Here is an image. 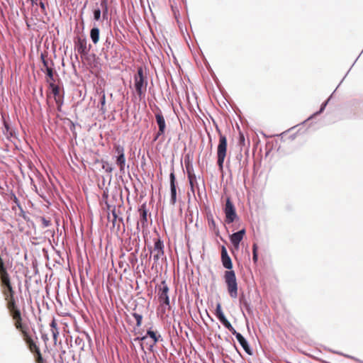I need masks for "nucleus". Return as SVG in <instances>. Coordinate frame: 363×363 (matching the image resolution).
I'll return each mask as SVG.
<instances>
[{
  "instance_id": "79ce46f5",
  "label": "nucleus",
  "mask_w": 363,
  "mask_h": 363,
  "mask_svg": "<svg viewBox=\"0 0 363 363\" xmlns=\"http://www.w3.org/2000/svg\"><path fill=\"white\" fill-rule=\"evenodd\" d=\"M36 1H37V0H31L32 4H37Z\"/></svg>"
},
{
  "instance_id": "4468645a",
  "label": "nucleus",
  "mask_w": 363,
  "mask_h": 363,
  "mask_svg": "<svg viewBox=\"0 0 363 363\" xmlns=\"http://www.w3.org/2000/svg\"><path fill=\"white\" fill-rule=\"evenodd\" d=\"M234 335L235 336L237 340L239 342L240 345L242 347V348L245 351V352L250 355L252 354V351L250 347L249 346L248 342L245 340V338L239 333H237Z\"/></svg>"
},
{
  "instance_id": "423d86ee",
  "label": "nucleus",
  "mask_w": 363,
  "mask_h": 363,
  "mask_svg": "<svg viewBox=\"0 0 363 363\" xmlns=\"http://www.w3.org/2000/svg\"><path fill=\"white\" fill-rule=\"evenodd\" d=\"M115 152L116 153V164L120 169L121 174H125V157L124 147L120 145H115Z\"/></svg>"
},
{
  "instance_id": "0eeeda50",
  "label": "nucleus",
  "mask_w": 363,
  "mask_h": 363,
  "mask_svg": "<svg viewBox=\"0 0 363 363\" xmlns=\"http://www.w3.org/2000/svg\"><path fill=\"white\" fill-rule=\"evenodd\" d=\"M224 212L225 214V219H226L225 221L228 223H231L235 220V218L237 217L235 208L234 205L231 202L230 198H228L226 199Z\"/></svg>"
},
{
  "instance_id": "6ab92c4d",
  "label": "nucleus",
  "mask_w": 363,
  "mask_h": 363,
  "mask_svg": "<svg viewBox=\"0 0 363 363\" xmlns=\"http://www.w3.org/2000/svg\"><path fill=\"white\" fill-rule=\"evenodd\" d=\"M146 339H147V336L145 335V336H143L141 337H137L134 338V340H133L134 342H138L139 344L140 348L144 352H145L143 343L142 342L145 341Z\"/></svg>"
},
{
  "instance_id": "7ed1b4c3",
  "label": "nucleus",
  "mask_w": 363,
  "mask_h": 363,
  "mask_svg": "<svg viewBox=\"0 0 363 363\" xmlns=\"http://www.w3.org/2000/svg\"><path fill=\"white\" fill-rule=\"evenodd\" d=\"M6 300L8 301V308L13 317V319L15 320V325L16 328L20 329L21 332H23V330H22L21 312L15 306L14 300L13 298V293L9 294V297Z\"/></svg>"
},
{
  "instance_id": "a878e982",
  "label": "nucleus",
  "mask_w": 363,
  "mask_h": 363,
  "mask_svg": "<svg viewBox=\"0 0 363 363\" xmlns=\"http://www.w3.org/2000/svg\"><path fill=\"white\" fill-rule=\"evenodd\" d=\"M105 104H106V96H105V94H103L101 96V110L102 111L103 113L106 112V109L104 108Z\"/></svg>"
},
{
  "instance_id": "72a5a7b5",
  "label": "nucleus",
  "mask_w": 363,
  "mask_h": 363,
  "mask_svg": "<svg viewBox=\"0 0 363 363\" xmlns=\"http://www.w3.org/2000/svg\"><path fill=\"white\" fill-rule=\"evenodd\" d=\"M216 317L220 321V323H222L223 321H224V320H225L227 319L226 317L225 316L224 313L223 314H220L219 315H218Z\"/></svg>"
},
{
  "instance_id": "20e7f679",
  "label": "nucleus",
  "mask_w": 363,
  "mask_h": 363,
  "mask_svg": "<svg viewBox=\"0 0 363 363\" xmlns=\"http://www.w3.org/2000/svg\"><path fill=\"white\" fill-rule=\"evenodd\" d=\"M227 139L223 135H220L219 144L217 148L218 165L220 171L223 170V163L226 156Z\"/></svg>"
},
{
  "instance_id": "412c9836",
  "label": "nucleus",
  "mask_w": 363,
  "mask_h": 363,
  "mask_svg": "<svg viewBox=\"0 0 363 363\" xmlns=\"http://www.w3.org/2000/svg\"><path fill=\"white\" fill-rule=\"evenodd\" d=\"M252 259L254 262H257L258 259V255H257V245L256 244H254L252 246Z\"/></svg>"
},
{
  "instance_id": "5701e85b",
  "label": "nucleus",
  "mask_w": 363,
  "mask_h": 363,
  "mask_svg": "<svg viewBox=\"0 0 363 363\" xmlns=\"http://www.w3.org/2000/svg\"><path fill=\"white\" fill-rule=\"evenodd\" d=\"M141 223L143 225H145V223H147V211L146 210H143L141 212Z\"/></svg>"
},
{
  "instance_id": "f03ea898",
  "label": "nucleus",
  "mask_w": 363,
  "mask_h": 363,
  "mask_svg": "<svg viewBox=\"0 0 363 363\" xmlns=\"http://www.w3.org/2000/svg\"><path fill=\"white\" fill-rule=\"evenodd\" d=\"M224 278L230 296L233 298H237L238 283L235 272L233 270L226 271L225 272Z\"/></svg>"
},
{
  "instance_id": "a211bd4d",
  "label": "nucleus",
  "mask_w": 363,
  "mask_h": 363,
  "mask_svg": "<svg viewBox=\"0 0 363 363\" xmlns=\"http://www.w3.org/2000/svg\"><path fill=\"white\" fill-rule=\"evenodd\" d=\"M223 265L225 268L228 269H231L233 268V264L230 257H226L221 259Z\"/></svg>"
},
{
  "instance_id": "e433bc0d",
  "label": "nucleus",
  "mask_w": 363,
  "mask_h": 363,
  "mask_svg": "<svg viewBox=\"0 0 363 363\" xmlns=\"http://www.w3.org/2000/svg\"><path fill=\"white\" fill-rule=\"evenodd\" d=\"M51 330L57 329V323L55 320H52L50 323Z\"/></svg>"
},
{
  "instance_id": "ea45409f",
  "label": "nucleus",
  "mask_w": 363,
  "mask_h": 363,
  "mask_svg": "<svg viewBox=\"0 0 363 363\" xmlns=\"http://www.w3.org/2000/svg\"><path fill=\"white\" fill-rule=\"evenodd\" d=\"M48 75H49V76H52V70L48 69Z\"/></svg>"
},
{
  "instance_id": "2f4dec72",
  "label": "nucleus",
  "mask_w": 363,
  "mask_h": 363,
  "mask_svg": "<svg viewBox=\"0 0 363 363\" xmlns=\"http://www.w3.org/2000/svg\"><path fill=\"white\" fill-rule=\"evenodd\" d=\"M101 7L102 8H104L105 9V11H104V17L106 16V14L107 13V6H106V0L103 1L101 4Z\"/></svg>"
},
{
  "instance_id": "aec40b11",
  "label": "nucleus",
  "mask_w": 363,
  "mask_h": 363,
  "mask_svg": "<svg viewBox=\"0 0 363 363\" xmlns=\"http://www.w3.org/2000/svg\"><path fill=\"white\" fill-rule=\"evenodd\" d=\"M102 169L108 173H111L113 170V167L108 162H103Z\"/></svg>"
},
{
  "instance_id": "6e6552de",
  "label": "nucleus",
  "mask_w": 363,
  "mask_h": 363,
  "mask_svg": "<svg viewBox=\"0 0 363 363\" xmlns=\"http://www.w3.org/2000/svg\"><path fill=\"white\" fill-rule=\"evenodd\" d=\"M169 287L165 281L161 282L158 291V298L161 303L169 306V298L168 295Z\"/></svg>"
},
{
  "instance_id": "f257e3e1",
  "label": "nucleus",
  "mask_w": 363,
  "mask_h": 363,
  "mask_svg": "<svg viewBox=\"0 0 363 363\" xmlns=\"http://www.w3.org/2000/svg\"><path fill=\"white\" fill-rule=\"evenodd\" d=\"M24 342L28 348L30 353L33 355V358L36 363H44V359L42 357L38 339L35 335V333H31L24 325Z\"/></svg>"
},
{
  "instance_id": "c756f323",
  "label": "nucleus",
  "mask_w": 363,
  "mask_h": 363,
  "mask_svg": "<svg viewBox=\"0 0 363 363\" xmlns=\"http://www.w3.org/2000/svg\"><path fill=\"white\" fill-rule=\"evenodd\" d=\"M226 257H228V255L226 248L224 246H223L221 249V259Z\"/></svg>"
},
{
  "instance_id": "58836bf2",
  "label": "nucleus",
  "mask_w": 363,
  "mask_h": 363,
  "mask_svg": "<svg viewBox=\"0 0 363 363\" xmlns=\"http://www.w3.org/2000/svg\"><path fill=\"white\" fill-rule=\"evenodd\" d=\"M40 5L43 9H45V4L42 1L40 2Z\"/></svg>"
},
{
  "instance_id": "393cba45",
  "label": "nucleus",
  "mask_w": 363,
  "mask_h": 363,
  "mask_svg": "<svg viewBox=\"0 0 363 363\" xmlns=\"http://www.w3.org/2000/svg\"><path fill=\"white\" fill-rule=\"evenodd\" d=\"M94 18L96 21H99L101 18V10L100 9H95L94 11Z\"/></svg>"
},
{
  "instance_id": "4c0bfd02",
  "label": "nucleus",
  "mask_w": 363,
  "mask_h": 363,
  "mask_svg": "<svg viewBox=\"0 0 363 363\" xmlns=\"http://www.w3.org/2000/svg\"><path fill=\"white\" fill-rule=\"evenodd\" d=\"M14 201H15V203H16L17 204V206H18L19 209H20L21 211H22V208H21V205H20V203H19V201H18V199H17L16 197H14Z\"/></svg>"
},
{
  "instance_id": "f704fd0d",
  "label": "nucleus",
  "mask_w": 363,
  "mask_h": 363,
  "mask_svg": "<svg viewBox=\"0 0 363 363\" xmlns=\"http://www.w3.org/2000/svg\"><path fill=\"white\" fill-rule=\"evenodd\" d=\"M216 317L220 321V323H222L223 321H224V320H225L227 319L226 317L225 316L224 313L223 314H220L219 315H218Z\"/></svg>"
},
{
  "instance_id": "dca6fc26",
  "label": "nucleus",
  "mask_w": 363,
  "mask_h": 363,
  "mask_svg": "<svg viewBox=\"0 0 363 363\" xmlns=\"http://www.w3.org/2000/svg\"><path fill=\"white\" fill-rule=\"evenodd\" d=\"M108 220L110 222L112 223L113 227H115L116 225H119L121 222H122L123 219L121 218H118L116 211L115 209H113L111 211V216H108Z\"/></svg>"
},
{
  "instance_id": "f3484780",
  "label": "nucleus",
  "mask_w": 363,
  "mask_h": 363,
  "mask_svg": "<svg viewBox=\"0 0 363 363\" xmlns=\"http://www.w3.org/2000/svg\"><path fill=\"white\" fill-rule=\"evenodd\" d=\"M90 38L94 44H97L99 40V29L96 27L91 28L90 31Z\"/></svg>"
},
{
  "instance_id": "1a4fd4ad",
  "label": "nucleus",
  "mask_w": 363,
  "mask_h": 363,
  "mask_svg": "<svg viewBox=\"0 0 363 363\" xmlns=\"http://www.w3.org/2000/svg\"><path fill=\"white\" fill-rule=\"evenodd\" d=\"M155 119H156V122L158 125L159 130H158V132H157L154 140H157L160 135H163L164 133L165 129H166L165 120H164V118L160 111H158L157 113H156Z\"/></svg>"
},
{
  "instance_id": "9d476101",
  "label": "nucleus",
  "mask_w": 363,
  "mask_h": 363,
  "mask_svg": "<svg viewBox=\"0 0 363 363\" xmlns=\"http://www.w3.org/2000/svg\"><path fill=\"white\" fill-rule=\"evenodd\" d=\"M75 48L79 54L86 55L89 53L90 45L87 46V42L85 38H79L76 43Z\"/></svg>"
},
{
  "instance_id": "4be33fe9",
  "label": "nucleus",
  "mask_w": 363,
  "mask_h": 363,
  "mask_svg": "<svg viewBox=\"0 0 363 363\" xmlns=\"http://www.w3.org/2000/svg\"><path fill=\"white\" fill-rule=\"evenodd\" d=\"M133 315L136 320L137 326L140 327L142 324L143 315L136 313H133Z\"/></svg>"
},
{
  "instance_id": "b1692460",
  "label": "nucleus",
  "mask_w": 363,
  "mask_h": 363,
  "mask_svg": "<svg viewBox=\"0 0 363 363\" xmlns=\"http://www.w3.org/2000/svg\"><path fill=\"white\" fill-rule=\"evenodd\" d=\"M224 326L229 330L233 335L236 334L238 332L235 330V328L232 326L231 323L228 321Z\"/></svg>"
},
{
  "instance_id": "c9c22d12",
  "label": "nucleus",
  "mask_w": 363,
  "mask_h": 363,
  "mask_svg": "<svg viewBox=\"0 0 363 363\" xmlns=\"http://www.w3.org/2000/svg\"><path fill=\"white\" fill-rule=\"evenodd\" d=\"M189 183L191 186L194 185V182L196 179L195 177L191 176V174L189 175Z\"/></svg>"
},
{
  "instance_id": "37998d69",
  "label": "nucleus",
  "mask_w": 363,
  "mask_h": 363,
  "mask_svg": "<svg viewBox=\"0 0 363 363\" xmlns=\"http://www.w3.org/2000/svg\"><path fill=\"white\" fill-rule=\"evenodd\" d=\"M106 44H110V42H108V39L106 41Z\"/></svg>"
},
{
  "instance_id": "a19ab883",
  "label": "nucleus",
  "mask_w": 363,
  "mask_h": 363,
  "mask_svg": "<svg viewBox=\"0 0 363 363\" xmlns=\"http://www.w3.org/2000/svg\"><path fill=\"white\" fill-rule=\"evenodd\" d=\"M227 322H228V319H226L225 320L223 321L221 323L224 325L225 324L227 323Z\"/></svg>"
},
{
  "instance_id": "7c9ffc66",
  "label": "nucleus",
  "mask_w": 363,
  "mask_h": 363,
  "mask_svg": "<svg viewBox=\"0 0 363 363\" xmlns=\"http://www.w3.org/2000/svg\"><path fill=\"white\" fill-rule=\"evenodd\" d=\"M243 305L249 313H252V308H251L250 304L247 301H244Z\"/></svg>"
},
{
  "instance_id": "cd10ccee",
  "label": "nucleus",
  "mask_w": 363,
  "mask_h": 363,
  "mask_svg": "<svg viewBox=\"0 0 363 363\" xmlns=\"http://www.w3.org/2000/svg\"><path fill=\"white\" fill-rule=\"evenodd\" d=\"M220 314H223V312L221 308V306L220 303H218L216 308V316L219 315Z\"/></svg>"
},
{
  "instance_id": "ddd939ff",
  "label": "nucleus",
  "mask_w": 363,
  "mask_h": 363,
  "mask_svg": "<svg viewBox=\"0 0 363 363\" xmlns=\"http://www.w3.org/2000/svg\"><path fill=\"white\" fill-rule=\"evenodd\" d=\"M245 233V230L242 229L231 235L230 242L235 248L239 247L240 242L242 240Z\"/></svg>"
},
{
  "instance_id": "473e14b6",
  "label": "nucleus",
  "mask_w": 363,
  "mask_h": 363,
  "mask_svg": "<svg viewBox=\"0 0 363 363\" xmlns=\"http://www.w3.org/2000/svg\"><path fill=\"white\" fill-rule=\"evenodd\" d=\"M52 93L55 96H57L60 94V89L57 86L52 87Z\"/></svg>"
},
{
  "instance_id": "9b49d317",
  "label": "nucleus",
  "mask_w": 363,
  "mask_h": 363,
  "mask_svg": "<svg viewBox=\"0 0 363 363\" xmlns=\"http://www.w3.org/2000/svg\"><path fill=\"white\" fill-rule=\"evenodd\" d=\"M163 245L160 240H157L155 242L154 248L151 251V255L153 256L155 262H157L163 255Z\"/></svg>"
},
{
  "instance_id": "f8f14e48",
  "label": "nucleus",
  "mask_w": 363,
  "mask_h": 363,
  "mask_svg": "<svg viewBox=\"0 0 363 363\" xmlns=\"http://www.w3.org/2000/svg\"><path fill=\"white\" fill-rule=\"evenodd\" d=\"M170 178V191H171V199L170 203L174 205L177 201V189L175 185V176L174 172H172L169 175Z\"/></svg>"
},
{
  "instance_id": "bb28decb",
  "label": "nucleus",
  "mask_w": 363,
  "mask_h": 363,
  "mask_svg": "<svg viewBox=\"0 0 363 363\" xmlns=\"http://www.w3.org/2000/svg\"><path fill=\"white\" fill-rule=\"evenodd\" d=\"M330 99V97L321 105L320 111L316 112L315 113H314V116L318 115V114H319V113H322L323 111V110L326 107V106H327Z\"/></svg>"
},
{
  "instance_id": "c85d7f7f",
  "label": "nucleus",
  "mask_w": 363,
  "mask_h": 363,
  "mask_svg": "<svg viewBox=\"0 0 363 363\" xmlns=\"http://www.w3.org/2000/svg\"><path fill=\"white\" fill-rule=\"evenodd\" d=\"M51 332H52V335L54 341L55 342L57 341V337H58V335H59L58 330L57 329L51 330Z\"/></svg>"
},
{
  "instance_id": "39448f33",
  "label": "nucleus",
  "mask_w": 363,
  "mask_h": 363,
  "mask_svg": "<svg viewBox=\"0 0 363 363\" xmlns=\"http://www.w3.org/2000/svg\"><path fill=\"white\" fill-rule=\"evenodd\" d=\"M135 88L140 97L144 95L147 86V81L143 76L142 68H139L135 76Z\"/></svg>"
},
{
  "instance_id": "2eb2a0df",
  "label": "nucleus",
  "mask_w": 363,
  "mask_h": 363,
  "mask_svg": "<svg viewBox=\"0 0 363 363\" xmlns=\"http://www.w3.org/2000/svg\"><path fill=\"white\" fill-rule=\"evenodd\" d=\"M147 335L150 336V337L152 340V342H147V345H149V350H152L153 346L159 341V339L161 337V335H157L155 332L151 330H148L147 331Z\"/></svg>"
}]
</instances>
